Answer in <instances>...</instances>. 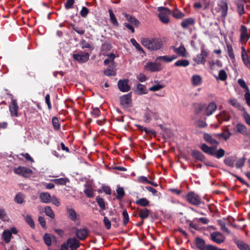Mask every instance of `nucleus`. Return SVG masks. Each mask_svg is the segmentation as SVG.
Segmentation results:
<instances>
[{
    "instance_id": "nucleus-9",
    "label": "nucleus",
    "mask_w": 250,
    "mask_h": 250,
    "mask_svg": "<svg viewBox=\"0 0 250 250\" xmlns=\"http://www.w3.org/2000/svg\"><path fill=\"white\" fill-rule=\"evenodd\" d=\"M210 239L214 242L220 244L225 241L224 236L219 231H215L210 233Z\"/></svg>"
},
{
    "instance_id": "nucleus-44",
    "label": "nucleus",
    "mask_w": 250,
    "mask_h": 250,
    "mask_svg": "<svg viewBox=\"0 0 250 250\" xmlns=\"http://www.w3.org/2000/svg\"><path fill=\"white\" fill-rule=\"evenodd\" d=\"M24 218L26 222L32 228H34L35 227L34 221L32 219L31 215L27 214L24 216Z\"/></svg>"
},
{
    "instance_id": "nucleus-10",
    "label": "nucleus",
    "mask_w": 250,
    "mask_h": 250,
    "mask_svg": "<svg viewBox=\"0 0 250 250\" xmlns=\"http://www.w3.org/2000/svg\"><path fill=\"white\" fill-rule=\"evenodd\" d=\"M118 86L119 90L123 92H128L130 90L127 79L120 80L118 81Z\"/></svg>"
},
{
    "instance_id": "nucleus-5",
    "label": "nucleus",
    "mask_w": 250,
    "mask_h": 250,
    "mask_svg": "<svg viewBox=\"0 0 250 250\" xmlns=\"http://www.w3.org/2000/svg\"><path fill=\"white\" fill-rule=\"evenodd\" d=\"M74 59L79 63L86 62L89 58V54L87 52H80L73 55Z\"/></svg>"
},
{
    "instance_id": "nucleus-61",
    "label": "nucleus",
    "mask_w": 250,
    "mask_h": 250,
    "mask_svg": "<svg viewBox=\"0 0 250 250\" xmlns=\"http://www.w3.org/2000/svg\"><path fill=\"white\" fill-rule=\"evenodd\" d=\"M104 224L105 228L107 229H109L111 228V222L106 216H104Z\"/></svg>"
},
{
    "instance_id": "nucleus-34",
    "label": "nucleus",
    "mask_w": 250,
    "mask_h": 250,
    "mask_svg": "<svg viewBox=\"0 0 250 250\" xmlns=\"http://www.w3.org/2000/svg\"><path fill=\"white\" fill-rule=\"evenodd\" d=\"M204 139L207 142L209 143L212 145L216 146L218 144V142L214 139H213L212 137L208 134H205L204 136Z\"/></svg>"
},
{
    "instance_id": "nucleus-53",
    "label": "nucleus",
    "mask_w": 250,
    "mask_h": 250,
    "mask_svg": "<svg viewBox=\"0 0 250 250\" xmlns=\"http://www.w3.org/2000/svg\"><path fill=\"white\" fill-rule=\"evenodd\" d=\"M216 135L218 136L219 137L223 138L225 140H227L229 137L230 133L228 130H225L223 132L217 134Z\"/></svg>"
},
{
    "instance_id": "nucleus-29",
    "label": "nucleus",
    "mask_w": 250,
    "mask_h": 250,
    "mask_svg": "<svg viewBox=\"0 0 250 250\" xmlns=\"http://www.w3.org/2000/svg\"><path fill=\"white\" fill-rule=\"evenodd\" d=\"M196 246L199 250H204L206 245L203 239L197 237L196 239Z\"/></svg>"
},
{
    "instance_id": "nucleus-62",
    "label": "nucleus",
    "mask_w": 250,
    "mask_h": 250,
    "mask_svg": "<svg viewBox=\"0 0 250 250\" xmlns=\"http://www.w3.org/2000/svg\"><path fill=\"white\" fill-rule=\"evenodd\" d=\"M88 12L89 10L88 8L86 7L83 6L80 12V15L82 17L85 18L87 16Z\"/></svg>"
},
{
    "instance_id": "nucleus-7",
    "label": "nucleus",
    "mask_w": 250,
    "mask_h": 250,
    "mask_svg": "<svg viewBox=\"0 0 250 250\" xmlns=\"http://www.w3.org/2000/svg\"><path fill=\"white\" fill-rule=\"evenodd\" d=\"M14 172L23 177H27L32 174V170L28 167L20 166L14 169Z\"/></svg>"
},
{
    "instance_id": "nucleus-27",
    "label": "nucleus",
    "mask_w": 250,
    "mask_h": 250,
    "mask_svg": "<svg viewBox=\"0 0 250 250\" xmlns=\"http://www.w3.org/2000/svg\"><path fill=\"white\" fill-rule=\"evenodd\" d=\"M216 117L219 122L226 121L229 120V115L226 111H222L219 114L216 116Z\"/></svg>"
},
{
    "instance_id": "nucleus-46",
    "label": "nucleus",
    "mask_w": 250,
    "mask_h": 250,
    "mask_svg": "<svg viewBox=\"0 0 250 250\" xmlns=\"http://www.w3.org/2000/svg\"><path fill=\"white\" fill-rule=\"evenodd\" d=\"M130 42L132 44L136 47V49L141 53H145V51L141 45L137 42L134 39H131Z\"/></svg>"
},
{
    "instance_id": "nucleus-47",
    "label": "nucleus",
    "mask_w": 250,
    "mask_h": 250,
    "mask_svg": "<svg viewBox=\"0 0 250 250\" xmlns=\"http://www.w3.org/2000/svg\"><path fill=\"white\" fill-rule=\"evenodd\" d=\"M96 200L99 207L101 208V209L102 210H105V206L104 199L102 198H100L99 196H98L96 197Z\"/></svg>"
},
{
    "instance_id": "nucleus-50",
    "label": "nucleus",
    "mask_w": 250,
    "mask_h": 250,
    "mask_svg": "<svg viewBox=\"0 0 250 250\" xmlns=\"http://www.w3.org/2000/svg\"><path fill=\"white\" fill-rule=\"evenodd\" d=\"M52 122L54 129L58 130L60 128V124L57 117H53L52 119Z\"/></svg>"
},
{
    "instance_id": "nucleus-55",
    "label": "nucleus",
    "mask_w": 250,
    "mask_h": 250,
    "mask_svg": "<svg viewBox=\"0 0 250 250\" xmlns=\"http://www.w3.org/2000/svg\"><path fill=\"white\" fill-rule=\"evenodd\" d=\"M225 154V151L222 148H220L217 151H215V155L214 156H215V157L218 158L220 159L224 156Z\"/></svg>"
},
{
    "instance_id": "nucleus-37",
    "label": "nucleus",
    "mask_w": 250,
    "mask_h": 250,
    "mask_svg": "<svg viewBox=\"0 0 250 250\" xmlns=\"http://www.w3.org/2000/svg\"><path fill=\"white\" fill-rule=\"evenodd\" d=\"M136 204L142 207H146L149 205V201L146 198H142L137 200Z\"/></svg>"
},
{
    "instance_id": "nucleus-4",
    "label": "nucleus",
    "mask_w": 250,
    "mask_h": 250,
    "mask_svg": "<svg viewBox=\"0 0 250 250\" xmlns=\"http://www.w3.org/2000/svg\"><path fill=\"white\" fill-rule=\"evenodd\" d=\"M187 201L191 205L198 206L202 203L201 197L194 192H190L186 195Z\"/></svg>"
},
{
    "instance_id": "nucleus-16",
    "label": "nucleus",
    "mask_w": 250,
    "mask_h": 250,
    "mask_svg": "<svg viewBox=\"0 0 250 250\" xmlns=\"http://www.w3.org/2000/svg\"><path fill=\"white\" fill-rule=\"evenodd\" d=\"M200 148L206 153L210 155L214 156L215 155V151L216 149L215 146H212L211 147L208 146L206 144H203Z\"/></svg>"
},
{
    "instance_id": "nucleus-15",
    "label": "nucleus",
    "mask_w": 250,
    "mask_h": 250,
    "mask_svg": "<svg viewBox=\"0 0 250 250\" xmlns=\"http://www.w3.org/2000/svg\"><path fill=\"white\" fill-rule=\"evenodd\" d=\"M88 232L87 229H77L76 231V235L80 240H83L87 238Z\"/></svg>"
},
{
    "instance_id": "nucleus-60",
    "label": "nucleus",
    "mask_w": 250,
    "mask_h": 250,
    "mask_svg": "<svg viewBox=\"0 0 250 250\" xmlns=\"http://www.w3.org/2000/svg\"><path fill=\"white\" fill-rule=\"evenodd\" d=\"M242 59L245 66L250 69V61L248 59V55L242 57Z\"/></svg>"
},
{
    "instance_id": "nucleus-43",
    "label": "nucleus",
    "mask_w": 250,
    "mask_h": 250,
    "mask_svg": "<svg viewBox=\"0 0 250 250\" xmlns=\"http://www.w3.org/2000/svg\"><path fill=\"white\" fill-rule=\"evenodd\" d=\"M44 212L45 214L51 219H54L55 218V214L50 207H45L44 208Z\"/></svg>"
},
{
    "instance_id": "nucleus-59",
    "label": "nucleus",
    "mask_w": 250,
    "mask_h": 250,
    "mask_svg": "<svg viewBox=\"0 0 250 250\" xmlns=\"http://www.w3.org/2000/svg\"><path fill=\"white\" fill-rule=\"evenodd\" d=\"M237 11L240 16H241L242 15H243L245 12L244 4L238 3L237 4Z\"/></svg>"
},
{
    "instance_id": "nucleus-6",
    "label": "nucleus",
    "mask_w": 250,
    "mask_h": 250,
    "mask_svg": "<svg viewBox=\"0 0 250 250\" xmlns=\"http://www.w3.org/2000/svg\"><path fill=\"white\" fill-rule=\"evenodd\" d=\"M208 55V52L204 48L201 50V53L198 54L193 60L198 64H205L206 59Z\"/></svg>"
},
{
    "instance_id": "nucleus-13",
    "label": "nucleus",
    "mask_w": 250,
    "mask_h": 250,
    "mask_svg": "<svg viewBox=\"0 0 250 250\" xmlns=\"http://www.w3.org/2000/svg\"><path fill=\"white\" fill-rule=\"evenodd\" d=\"M65 243L67 244V246L70 248L71 250L77 249L80 246V242L74 238H68Z\"/></svg>"
},
{
    "instance_id": "nucleus-18",
    "label": "nucleus",
    "mask_w": 250,
    "mask_h": 250,
    "mask_svg": "<svg viewBox=\"0 0 250 250\" xmlns=\"http://www.w3.org/2000/svg\"><path fill=\"white\" fill-rule=\"evenodd\" d=\"M18 109L19 107L17 104L16 101L15 100L12 99L11 101V104L9 106V110L12 116H18Z\"/></svg>"
},
{
    "instance_id": "nucleus-30",
    "label": "nucleus",
    "mask_w": 250,
    "mask_h": 250,
    "mask_svg": "<svg viewBox=\"0 0 250 250\" xmlns=\"http://www.w3.org/2000/svg\"><path fill=\"white\" fill-rule=\"evenodd\" d=\"M12 235L11 232L9 229L4 230L2 234V239L6 243H8L10 242Z\"/></svg>"
},
{
    "instance_id": "nucleus-2",
    "label": "nucleus",
    "mask_w": 250,
    "mask_h": 250,
    "mask_svg": "<svg viewBox=\"0 0 250 250\" xmlns=\"http://www.w3.org/2000/svg\"><path fill=\"white\" fill-rule=\"evenodd\" d=\"M217 105L214 102H210L208 105L206 104H200L199 109L205 110L204 114L207 116L212 115L216 110Z\"/></svg>"
},
{
    "instance_id": "nucleus-38",
    "label": "nucleus",
    "mask_w": 250,
    "mask_h": 250,
    "mask_svg": "<svg viewBox=\"0 0 250 250\" xmlns=\"http://www.w3.org/2000/svg\"><path fill=\"white\" fill-rule=\"evenodd\" d=\"M24 195L21 192H19L15 196L14 200L17 203L21 204L24 202Z\"/></svg>"
},
{
    "instance_id": "nucleus-39",
    "label": "nucleus",
    "mask_w": 250,
    "mask_h": 250,
    "mask_svg": "<svg viewBox=\"0 0 250 250\" xmlns=\"http://www.w3.org/2000/svg\"><path fill=\"white\" fill-rule=\"evenodd\" d=\"M111 48V44L109 42H106L101 46V51L104 54V52L109 51Z\"/></svg>"
},
{
    "instance_id": "nucleus-56",
    "label": "nucleus",
    "mask_w": 250,
    "mask_h": 250,
    "mask_svg": "<svg viewBox=\"0 0 250 250\" xmlns=\"http://www.w3.org/2000/svg\"><path fill=\"white\" fill-rule=\"evenodd\" d=\"M227 76L225 70H221L219 71L218 77L217 78L221 81H225L227 79Z\"/></svg>"
},
{
    "instance_id": "nucleus-41",
    "label": "nucleus",
    "mask_w": 250,
    "mask_h": 250,
    "mask_svg": "<svg viewBox=\"0 0 250 250\" xmlns=\"http://www.w3.org/2000/svg\"><path fill=\"white\" fill-rule=\"evenodd\" d=\"M189 64V62L187 60H180L176 62L174 65L176 66L187 67Z\"/></svg>"
},
{
    "instance_id": "nucleus-49",
    "label": "nucleus",
    "mask_w": 250,
    "mask_h": 250,
    "mask_svg": "<svg viewBox=\"0 0 250 250\" xmlns=\"http://www.w3.org/2000/svg\"><path fill=\"white\" fill-rule=\"evenodd\" d=\"M246 160V158L245 157L239 158L236 161V162L235 163V167L237 168L241 167L244 166Z\"/></svg>"
},
{
    "instance_id": "nucleus-25",
    "label": "nucleus",
    "mask_w": 250,
    "mask_h": 250,
    "mask_svg": "<svg viewBox=\"0 0 250 250\" xmlns=\"http://www.w3.org/2000/svg\"><path fill=\"white\" fill-rule=\"evenodd\" d=\"M236 129L237 132H239L244 136H247L249 134L246 126L243 124H237Z\"/></svg>"
},
{
    "instance_id": "nucleus-1",
    "label": "nucleus",
    "mask_w": 250,
    "mask_h": 250,
    "mask_svg": "<svg viewBox=\"0 0 250 250\" xmlns=\"http://www.w3.org/2000/svg\"><path fill=\"white\" fill-rule=\"evenodd\" d=\"M141 43L151 51L158 50L160 49L163 45L161 39L159 38H143L141 40Z\"/></svg>"
},
{
    "instance_id": "nucleus-20",
    "label": "nucleus",
    "mask_w": 250,
    "mask_h": 250,
    "mask_svg": "<svg viewBox=\"0 0 250 250\" xmlns=\"http://www.w3.org/2000/svg\"><path fill=\"white\" fill-rule=\"evenodd\" d=\"M191 156L197 161L204 162L205 156L199 151L193 150L191 152Z\"/></svg>"
},
{
    "instance_id": "nucleus-40",
    "label": "nucleus",
    "mask_w": 250,
    "mask_h": 250,
    "mask_svg": "<svg viewBox=\"0 0 250 250\" xmlns=\"http://www.w3.org/2000/svg\"><path fill=\"white\" fill-rule=\"evenodd\" d=\"M51 181L58 185H65L66 182L68 181V179L61 178L52 179Z\"/></svg>"
},
{
    "instance_id": "nucleus-42",
    "label": "nucleus",
    "mask_w": 250,
    "mask_h": 250,
    "mask_svg": "<svg viewBox=\"0 0 250 250\" xmlns=\"http://www.w3.org/2000/svg\"><path fill=\"white\" fill-rule=\"evenodd\" d=\"M153 112L150 110H147L144 114V121L146 123H149L153 116Z\"/></svg>"
},
{
    "instance_id": "nucleus-12",
    "label": "nucleus",
    "mask_w": 250,
    "mask_h": 250,
    "mask_svg": "<svg viewBox=\"0 0 250 250\" xmlns=\"http://www.w3.org/2000/svg\"><path fill=\"white\" fill-rule=\"evenodd\" d=\"M216 10L218 12H220L221 15L225 17L227 14L228 11V6L226 2L222 1H220L217 6L216 7Z\"/></svg>"
},
{
    "instance_id": "nucleus-22",
    "label": "nucleus",
    "mask_w": 250,
    "mask_h": 250,
    "mask_svg": "<svg viewBox=\"0 0 250 250\" xmlns=\"http://www.w3.org/2000/svg\"><path fill=\"white\" fill-rule=\"evenodd\" d=\"M176 58L177 56L175 55H172L171 56L166 55L163 56H158L156 58V60L161 61L165 62H170Z\"/></svg>"
},
{
    "instance_id": "nucleus-31",
    "label": "nucleus",
    "mask_w": 250,
    "mask_h": 250,
    "mask_svg": "<svg viewBox=\"0 0 250 250\" xmlns=\"http://www.w3.org/2000/svg\"><path fill=\"white\" fill-rule=\"evenodd\" d=\"M235 243L240 250H250V246L244 241L239 240Z\"/></svg>"
},
{
    "instance_id": "nucleus-17",
    "label": "nucleus",
    "mask_w": 250,
    "mask_h": 250,
    "mask_svg": "<svg viewBox=\"0 0 250 250\" xmlns=\"http://www.w3.org/2000/svg\"><path fill=\"white\" fill-rule=\"evenodd\" d=\"M241 32L240 41L242 42L246 43L250 38L247 33V28L244 25H241L240 30Z\"/></svg>"
},
{
    "instance_id": "nucleus-32",
    "label": "nucleus",
    "mask_w": 250,
    "mask_h": 250,
    "mask_svg": "<svg viewBox=\"0 0 250 250\" xmlns=\"http://www.w3.org/2000/svg\"><path fill=\"white\" fill-rule=\"evenodd\" d=\"M125 17L127 19V20L130 22L131 24L134 25L136 26H138L139 24V21L136 19L134 17L131 16L130 15L125 14Z\"/></svg>"
},
{
    "instance_id": "nucleus-35",
    "label": "nucleus",
    "mask_w": 250,
    "mask_h": 250,
    "mask_svg": "<svg viewBox=\"0 0 250 250\" xmlns=\"http://www.w3.org/2000/svg\"><path fill=\"white\" fill-rule=\"evenodd\" d=\"M108 12L110 16V21L113 24V25L115 26H118L119 23L117 21V20L113 12V11L111 9H108Z\"/></svg>"
},
{
    "instance_id": "nucleus-45",
    "label": "nucleus",
    "mask_w": 250,
    "mask_h": 250,
    "mask_svg": "<svg viewBox=\"0 0 250 250\" xmlns=\"http://www.w3.org/2000/svg\"><path fill=\"white\" fill-rule=\"evenodd\" d=\"M83 192L86 196L89 198H91L93 196V189L91 187H87L84 190Z\"/></svg>"
},
{
    "instance_id": "nucleus-57",
    "label": "nucleus",
    "mask_w": 250,
    "mask_h": 250,
    "mask_svg": "<svg viewBox=\"0 0 250 250\" xmlns=\"http://www.w3.org/2000/svg\"><path fill=\"white\" fill-rule=\"evenodd\" d=\"M164 87V85L162 84H158L154 85L149 88V90L151 91H156L160 90L161 89Z\"/></svg>"
},
{
    "instance_id": "nucleus-11",
    "label": "nucleus",
    "mask_w": 250,
    "mask_h": 250,
    "mask_svg": "<svg viewBox=\"0 0 250 250\" xmlns=\"http://www.w3.org/2000/svg\"><path fill=\"white\" fill-rule=\"evenodd\" d=\"M131 97L132 94L131 92L120 97L121 104L125 107L129 106L131 103Z\"/></svg>"
},
{
    "instance_id": "nucleus-8",
    "label": "nucleus",
    "mask_w": 250,
    "mask_h": 250,
    "mask_svg": "<svg viewBox=\"0 0 250 250\" xmlns=\"http://www.w3.org/2000/svg\"><path fill=\"white\" fill-rule=\"evenodd\" d=\"M145 68L150 72H156L161 70L163 67L160 63L148 62L145 65Z\"/></svg>"
},
{
    "instance_id": "nucleus-14",
    "label": "nucleus",
    "mask_w": 250,
    "mask_h": 250,
    "mask_svg": "<svg viewBox=\"0 0 250 250\" xmlns=\"http://www.w3.org/2000/svg\"><path fill=\"white\" fill-rule=\"evenodd\" d=\"M233 220H234L233 218L230 216V217H229L227 218V219L225 220V223L221 222L220 223V224L221 226V229L223 231H224L227 233H229V231L228 228L226 227V225L230 226L232 227H234Z\"/></svg>"
},
{
    "instance_id": "nucleus-26",
    "label": "nucleus",
    "mask_w": 250,
    "mask_h": 250,
    "mask_svg": "<svg viewBox=\"0 0 250 250\" xmlns=\"http://www.w3.org/2000/svg\"><path fill=\"white\" fill-rule=\"evenodd\" d=\"M150 214V210L146 208L140 209L139 210V216L142 219L144 220L147 218Z\"/></svg>"
},
{
    "instance_id": "nucleus-21",
    "label": "nucleus",
    "mask_w": 250,
    "mask_h": 250,
    "mask_svg": "<svg viewBox=\"0 0 250 250\" xmlns=\"http://www.w3.org/2000/svg\"><path fill=\"white\" fill-rule=\"evenodd\" d=\"M135 92L136 93L140 95L147 93V90L146 86L141 83H138L136 85Z\"/></svg>"
},
{
    "instance_id": "nucleus-48",
    "label": "nucleus",
    "mask_w": 250,
    "mask_h": 250,
    "mask_svg": "<svg viewBox=\"0 0 250 250\" xmlns=\"http://www.w3.org/2000/svg\"><path fill=\"white\" fill-rule=\"evenodd\" d=\"M117 195L116 196L117 199H121L125 195V191L123 188L118 187L116 189Z\"/></svg>"
},
{
    "instance_id": "nucleus-52",
    "label": "nucleus",
    "mask_w": 250,
    "mask_h": 250,
    "mask_svg": "<svg viewBox=\"0 0 250 250\" xmlns=\"http://www.w3.org/2000/svg\"><path fill=\"white\" fill-rule=\"evenodd\" d=\"M43 240L44 241V242L45 244L48 246H50L52 244V240L50 236L47 234L45 233L43 236Z\"/></svg>"
},
{
    "instance_id": "nucleus-23",
    "label": "nucleus",
    "mask_w": 250,
    "mask_h": 250,
    "mask_svg": "<svg viewBox=\"0 0 250 250\" xmlns=\"http://www.w3.org/2000/svg\"><path fill=\"white\" fill-rule=\"evenodd\" d=\"M172 48L175 53L181 57L186 56V50L183 45H181L178 48L172 46Z\"/></svg>"
},
{
    "instance_id": "nucleus-51",
    "label": "nucleus",
    "mask_w": 250,
    "mask_h": 250,
    "mask_svg": "<svg viewBox=\"0 0 250 250\" xmlns=\"http://www.w3.org/2000/svg\"><path fill=\"white\" fill-rule=\"evenodd\" d=\"M237 221L239 223L237 225L235 224V228L237 227L239 229H243L246 226L244 218H238Z\"/></svg>"
},
{
    "instance_id": "nucleus-3",
    "label": "nucleus",
    "mask_w": 250,
    "mask_h": 250,
    "mask_svg": "<svg viewBox=\"0 0 250 250\" xmlns=\"http://www.w3.org/2000/svg\"><path fill=\"white\" fill-rule=\"evenodd\" d=\"M159 13L158 17L160 20L165 23H167L169 22L168 15L170 14V10L166 7H160L158 9Z\"/></svg>"
},
{
    "instance_id": "nucleus-33",
    "label": "nucleus",
    "mask_w": 250,
    "mask_h": 250,
    "mask_svg": "<svg viewBox=\"0 0 250 250\" xmlns=\"http://www.w3.org/2000/svg\"><path fill=\"white\" fill-rule=\"evenodd\" d=\"M194 23V20L192 18H189L185 19L181 22V26L184 28H187L188 26L192 25Z\"/></svg>"
},
{
    "instance_id": "nucleus-58",
    "label": "nucleus",
    "mask_w": 250,
    "mask_h": 250,
    "mask_svg": "<svg viewBox=\"0 0 250 250\" xmlns=\"http://www.w3.org/2000/svg\"><path fill=\"white\" fill-rule=\"evenodd\" d=\"M124 217L123 224L124 226H126L129 221V216L126 210H124L123 212Z\"/></svg>"
},
{
    "instance_id": "nucleus-28",
    "label": "nucleus",
    "mask_w": 250,
    "mask_h": 250,
    "mask_svg": "<svg viewBox=\"0 0 250 250\" xmlns=\"http://www.w3.org/2000/svg\"><path fill=\"white\" fill-rule=\"evenodd\" d=\"M192 84L194 86H198L202 83V79L199 75H193L191 79Z\"/></svg>"
},
{
    "instance_id": "nucleus-64",
    "label": "nucleus",
    "mask_w": 250,
    "mask_h": 250,
    "mask_svg": "<svg viewBox=\"0 0 250 250\" xmlns=\"http://www.w3.org/2000/svg\"><path fill=\"white\" fill-rule=\"evenodd\" d=\"M244 98L246 100V104L250 107V90L247 92H245Z\"/></svg>"
},
{
    "instance_id": "nucleus-54",
    "label": "nucleus",
    "mask_w": 250,
    "mask_h": 250,
    "mask_svg": "<svg viewBox=\"0 0 250 250\" xmlns=\"http://www.w3.org/2000/svg\"><path fill=\"white\" fill-rule=\"evenodd\" d=\"M226 165L230 167H233L234 164V160L232 157H228L224 160Z\"/></svg>"
},
{
    "instance_id": "nucleus-36",
    "label": "nucleus",
    "mask_w": 250,
    "mask_h": 250,
    "mask_svg": "<svg viewBox=\"0 0 250 250\" xmlns=\"http://www.w3.org/2000/svg\"><path fill=\"white\" fill-rule=\"evenodd\" d=\"M237 83L239 86L244 90L245 91V92H247L250 91V89L246 84V82L244 81L243 79H239L237 80Z\"/></svg>"
},
{
    "instance_id": "nucleus-24",
    "label": "nucleus",
    "mask_w": 250,
    "mask_h": 250,
    "mask_svg": "<svg viewBox=\"0 0 250 250\" xmlns=\"http://www.w3.org/2000/svg\"><path fill=\"white\" fill-rule=\"evenodd\" d=\"M40 198L42 203H49L51 201V196L48 192L41 193L40 195Z\"/></svg>"
},
{
    "instance_id": "nucleus-19",
    "label": "nucleus",
    "mask_w": 250,
    "mask_h": 250,
    "mask_svg": "<svg viewBox=\"0 0 250 250\" xmlns=\"http://www.w3.org/2000/svg\"><path fill=\"white\" fill-rule=\"evenodd\" d=\"M66 212L68 217L72 221L75 222L77 220L78 215L75 210L69 206L66 207Z\"/></svg>"
},
{
    "instance_id": "nucleus-63",
    "label": "nucleus",
    "mask_w": 250,
    "mask_h": 250,
    "mask_svg": "<svg viewBox=\"0 0 250 250\" xmlns=\"http://www.w3.org/2000/svg\"><path fill=\"white\" fill-rule=\"evenodd\" d=\"M242 116L246 122L250 125V115L247 112H245L242 114Z\"/></svg>"
}]
</instances>
